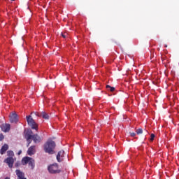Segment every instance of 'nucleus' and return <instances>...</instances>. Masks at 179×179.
I'll list each match as a JSON object with an SVG mask.
<instances>
[{
	"label": "nucleus",
	"mask_w": 179,
	"mask_h": 179,
	"mask_svg": "<svg viewBox=\"0 0 179 179\" xmlns=\"http://www.w3.org/2000/svg\"><path fill=\"white\" fill-rule=\"evenodd\" d=\"M55 146L56 145L54 141H48L43 146L45 152L48 153L49 155H54V153H55V151H54V149H55Z\"/></svg>",
	"instance_id": "obj_1"
},
{
	"label": "nucleus",
	"mask_w": 179,
	"mask_h": 179,
	"mask_svg": "<svg viewBox=\"0 0 179 179\" xmlns=\"http://www.w3.org/2000/svg\"><path fill=\"white\" fill-rule=\"evenodd\" d=\"M21 163L22 166H26V164H29V166L31 168V170H34L35 164L33 158L30 157H23L21 161Z\"/></svg>",
	"instance_id": "obj_2"
},
{
	"label": "nucleus",
	"mask_w": 179,
	"mask_h": 179,
	"mask_svg": "<svg viewBox=\"0 0 179 179\" xmlns=\"http://www.w3.org/2000/svg\"><path fill=\"white\" fill-rule=\"evenodd\" d=\"M27 141L28 142L27 147L30 146V143H31V139H33L34 143H38L39 142H41V138L38 136V134H27Z\"/></svg>",
	"instance_id": "obj_3"
},
{
	"label": "nucleus",
	"mask_w": 179,
	"mask_h": 179,
	"mask_svg": "<svg viewBox=\"0 0 179 179\" xmlns=\"http://www.w3.org/2000/svg\"><path fill=\"white\" fill-rule=\"evenodd\" d=\"M27 122L28 125L31 128V129L38 130V124L36 123L34 119L31 117V115L27 116Z\"/></svg>",
	"instance_id": "obj_4"
},
{
	"label": "nucleus",
	"mask_w": 179,
	"mask_h": 179,
	"mask_svg": "<svg viewBox=\"0 0 179 179\" xmlns=\"http://www.w3.org/2000/svg\"><path fill=\"white\" fill-rule=\"evenodd\" d=\"M48 171L51 174H58L61 173V170L58 169V164H53L48 166Z\"/></svg>",
	"instance_id": "obj_5"
},
{
	"label": "nucleus",
	"mask_w": 179,
	"mask_h": 179,
	"mask_svg": "<svg viewBox=\"0 0 179 179\" xmlns=\"http://www.w3.org/2000/svg\"><path fill=\"white\" fill-rule=\"evenodd\" d=\"M4 163H6V164H8V167L10 169H12V167H13V164L15 163V159L13 157H7L4 160Z\"/></svg>",
	"instance_id": "obj_6"
},
{
	"label": "nucleus",
	"mask_w": 179,
	"mask_h": 179,
	"mask_svg": "<svg viewBox=\"0 0 179 179\" xmlns=\"http://www.w3.org/2000/svg\"><path fill=\"white\" fill-rule=\"evenodd\" d=\"M17 121H19V119L17 118V114L12 113L10 115V122L12 124H16Z\"/></svg>",
	"instance_id": "obj_7"
},
{
	"label": "nucleus",
	"mask_w": 179,
	"mask_h": 179,
	"mask_svg": "<svg viewBox=\"0 0 179 179\" xmlns=\"http://www.w3.org/2000/svg\"><path fill=\"white\" fill-rule=\"evenodd\" d=\"M1 129L3 132H9V131H10V124H3L1 125Z\"/></svg>",
	"instance_id": "obj_8"
},
{
	"label": "nucleus",
	"mask_w": 179,
	"mask_h": 179,
	"mask_svg": "<svg viewBox=\"0 0 179 179\" xmlns=\"http://www.w3.org/2000/svg\"><path fill=\"white\" fill-rule=\"evenodd\" d=\"M15 173L16 176H17V179H27L24 177V173H23L22 171L17 169Z\"/></svg>",
	"instance_id": "obj_9"
},
{
	"label": "nucleus",
	"mask_w": 179,
	"mask_h": 179,
	"mask_svg": "<svg viewBox=\"0 0 179 179\" xmlns=\"http://www.w3.org/2000/svg\"><path fill=\"white\" fill-rule=\"evenodd\" d=\"M64 153H65L64 150H60L58 152L57 155V160L59 163H61V162H62L63 160L62 157H64Z\"/></svg>",
	"instance_id": "obj_10"
},
{
	"label": "nucleus",
	"mask_w": 179,
	"mask_h": 179,
	"mask_svg": "<svg viewBox=\"0 0 179 179\" xmlns=\"http://www.w3.org/2000/svg\"><path fill=\"white\" fill-rule=\"evenodd\" d=\"M27 153H28L29 156H33V155H34V153H36V146L32 145V146L29 147L27 150Z\"/></svg>",
	"instance_id": "obj_11"
},
{
	"label": "nucleus",
	"mask_w": 179,
	"mask_h": 179,
	"mask_svg": "<svg viewBox=\"0 0 179 179\" xmlns=\"http://www.w3.org/2000/svg\"><path fill=\"white\" fill-rule=\"evenodd\" d=\"M8 149H9V145L8 144H4L0 150V154L5 155V153H6V150H8Z\"/></svg>",
	"instance_id": "obj_12"
},
{
	"label": "nucleus",
	"mask_w": 179,
	"mask_h": 179,
	"mask_svg": "<svg viewBox=\"0 0 179 179\" xmlns=\"http://www.w3.org/2000/svg\"><path fill=\"white\" fill-rule=\"evenodd\" d=\"M42 118H43L44 120H49L50 116L48 115V113L43 111L42 112Z\"/></svg>",
	"instance_id": "obj_13"
},
{
	"label": "nucleus",
	"mask_w": 179,
	"mask_h": 179,
	"mask_svg": "<svg viewBox=\"0 0 179 179\" xmlns=\"http://www.w3.org/2000/svg\"><path fill=\"white\" fill-rule=\"evenodd\" d=\"M7 156H8V157L13 158V157L15 156V153L12 150H8V151H7Z\"/></svg>",
	"instance_id": "obj_14"
},
{
	"label": "nucleus",
	"mask_w": 179,
	"mask_h": 179,
	"mask_svg": "<svg viewBox=\"0 0 179 179\" xmlns=\"http://www.w3.org/2000/svg\"><path fill=\"white\" fill-rule=\"evenodd\" d=\"M106 89H108V90H110V92H114V90H115V88L114 87H111L108 85H106Z\"/></svg>",
	"instance_id": "obj_15"
},
{
	"label": "nucleus",
	"mask_w": 179,
	"mask_h": 179,
	"mask_svg": "<svg viewBox=\"0 0 179 179\" xmlns=\"http://www.w3.org/2000/svg\"><path fill=\"white\" fill-rule=\"evenodd\" d=\"M35 115H36V117H39L40 118H41L43 117V112H36Z\"/></svg>",
	"instance_id": "obj_16"
},
{
	"label": "nucleus",
	"mask_w": 179,
	"mask_h": 179,
	"mask_svg": "<svg viewBox=\"0 0 179 179\" xmlns=\"http://www.w3.org/2000/svg\"><path fill=\"white\" fill-rule=\"evenodd\" d=\"M137 135H141L143 134V130L142 129H138L136 131Z\"/></svg>",
	"instance_id": "obj_17"
},
{
	"label": "nucleus",
	"mask_w": 179,
	"mask_h": 179,
	"mask_svg": "<svg viewBox=\"0 0 179 179\" xmlns=\"http://www.w3.org/2000/svg\"><path fill=\"white\" fill-rule=\"evenodd\" d=\"M150 141H155V134H151V135H150Z\"/></svg>",
	"instance_id": "obj_18"
},
{
	"label": "nucleus",
	"mask_w": 179,
	"mask_h": 179,
	"mask_svg": "<svg viewBox=\"0 0 179 179\" xmlns=\"http://www.w3.org/2000/svg\"><path fill=\"white\" fill-rule=\"evenodd\" d=\"M130 136H131L132 138H134V136H136V134H135L134 132H130Z\"/></svg>",
	"instance_id": "obj_19"
},
{
	"label": "nucleus",
	"mask_w": 179,
	"mask_h": 179,
	"mask_svg": "<svg viewBox=\"0 0 179 179\" xmlns=\"http://www.w3.org/2000/svg\"><path fill=\"white\" fill-rule=\"evenodd\" d=\"M20 162H17L15 164V167H20Z\"/></svg>",
	"instance_id": "obj_20"
},
{
	"label": "nucleus",
	"mask_w": 179,
	"mask_h": 179,
	"mask_svg": "<svg viewBox=\"0 0 179 179\" xmlns=\"http://www.w3.org/2000/svg\"><path fill=\"white\" fill-rule=\"evenodd\" d=\"M3 138H4L3 134H0V141H2Z\"/></svg>",
	"instance_id": "obj_21"
},
{
	"label": "nucleus",
	"mask_w": 179,
	"mask_h": 179,
	"mask_svg": "<svg viewBox=\"0 0 179 179\" xmlns=\"http://www.w3.org/2000/svg\"><path fill=\"white\" fill-rule=\"evenodd\" d=\"M162 61L164 62V61H166V56H162Z\"/></svg>",
	"instance_id": "obj_22"
},
{
	"label": "nucleus",
	"mask_w": 179,
	"mask_h": 179,
	"mask_svg": "<svg viewBox=\"0 0 179 179\" xmlns=\"http://www.w3.org/2000/svg\"><path fill=\"white\" fill-rule=\"evenodd\" d=\"M62 36L63 37V38H66V35L64 34H62Z\"/></svg>",
	"instance_id": "obj_23"
},
{
	"label": "nucleus",
	"mask_w": 179,
	"mask_h": 179,
	"mask_svg": "<svg viewBox=\"0 0 179 179\" xmlns=\"http://www.w3.org/2000/svg\"><path fill=\"white\" fill-rule=\"evenodd\" d=\"M17 155H22V150H20V151H18V153H17Z\"/></svg>",
	"instance_id": "obj_24"
},
{
	"label": "nucleus",
	"mask_w": 179,
	"mask_h": 179,
	"mask_svg": "<svg viewBox=\"0 0 179 179\" xmlns=\"http://www.w3.org/2000/svg\"><path fill=\"white\" fill-rule=\"evenodd\" d=\"M4 179H10L9 177H6Z\"/></svg>",
	"instance_id": "obj_25"
},
{
	"label": "nucleus",
	"mask_w": 179,
	"mask_h": 179,
	"mask_svg": "<svg viewBox=\"0 0 179 179\" xmlns=\"http://www.w3.org/2000/svg\"><path fill=\"white\" fill-rule=\"evenodd\" d=\"M11 1H15V0H11Z\"/></svg>",
	"instance_id": "obj_26"
}]
</instances>
